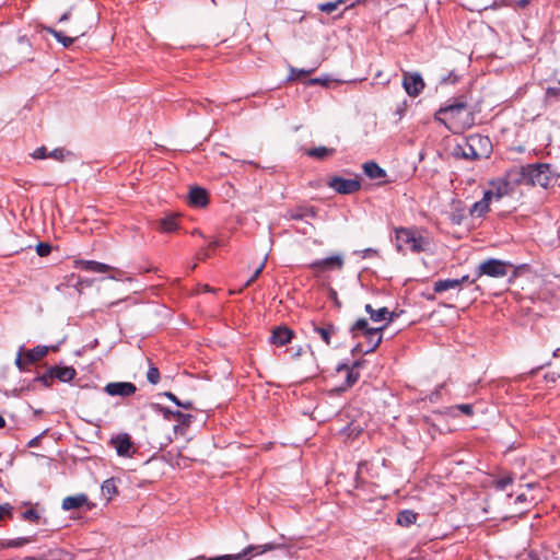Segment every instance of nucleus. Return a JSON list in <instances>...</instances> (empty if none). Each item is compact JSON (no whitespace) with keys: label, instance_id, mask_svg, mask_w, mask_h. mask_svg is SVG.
Listing matches in <instances>:
<instances>
[{"label":"nucleus","instance_id":"62","mask_svg":"<svg viewBox=\"0 0 560 560\" xmlns=\"http://www.w3.org/2000/svg\"><path fill=\"white\" fill-rule=\"evenodd\" d=\"M25 560H44V556L42 558L27 557Z\"/></svg>","mask_w":560,"mask_h":560},{"label":"nucleus","instance_id":"43","mask_svg":"<svg viewBox=\"0 0 560 560\" xmlns=\"http://www.w3.org/2000/svg\"><path fill=\"white\" fill-rule=\"evenodd\" d=\"M456 409L460 410L463 413L467 416L472 415V406L469 404H462L455 407Z\"/></svg>","mask_w":560,"mask_h":560},{"label":"nucleus","instance_id":"55","mask_svg":"<svg viewBox=\"0 0 560 560\" xmlns=\"http://www.w3.org/2000/svg\"><path fill=\"white\" fill-rule=\"evenodd\" d=\"M218 246H220V242H219V241H213V242L209 243V245H208V249H209V250H210V249H214V248H217Z\"/></svg>","mask_w":560,"mask_h":560},{"label":"nucleus","instance_id":"18","mask_svg":"<svg viewBox=\"0 0 560 560\" xmlns=\"http://www.w3.org/2000/svg\"><path fill=\"white\" fill-rule=\"evenodd\" d=\"M365 312L370 314V317L373 322L378 323L383 320L392 322L393 314L387 310V307H381L378 310H374L371 304L365 305Z\"/></svg>","mask_w":560,"mask_h":560},{"label":"nucleus","instance_id":"59","mask_svg":"<svg viewBox=\"0 0 560 560\" xmlns=\"http://www.w3.org/2000/svg\"><path fill=\"white\" fill-rule=\"evenodd\" d=\"M310 83H312V84H319V83H322V80L320 79H312L310 81Z\"/></svg>","mask_w":560,"mask_h":560},{"label":"nucleus","instance_id":"38","mask_svg":"<svg viewBox=\"0 0 560 560\" xmlns=\"http://www.w3.org/2000/svg\"><path fill=\"white\" fill-rule=\"evenodd\" d=\"M23 517L27 521L36 522L39 518V515L35 510L30 509L23 513Z\"/></svg>","mask_w":560,"mask_h":560},{"label":"nucleus","instance_id":"27","mask_svg":"<svg viewBox=\"0 0 560 560\" xmlns=\"http://www.w3.org/2000/svg\"><path fill=\"white\" fill-rule=\"evenodd\" d=\"M102 493L104 497H106L107 500H110L114 495L118 493L117 486H116V479L109 478L106 479L101 487Z\"/></svg>","mask_w":560,"mask_h":560},{"label":"nucleus","instance_id":"24","mask_svg":"<svg viewBox=\"0 0 560 560\" xmlns=\"http://www.w3.org/2000/svg\"><path fill=\"white\" fill-rule=\"evenodd\" d=\"M482 139L480 137H471L465 148H463V156L465 159H480L481 154H479L475 149V143H480Z\"/></svg>","mask_w":560,"mask_h":560},{"label":"nucleus","instance_id":"45","mask_svg":"<svg viewBox=\"0 0 560 560\" xmlns=\"http://www.w3.org/2000/svg\"><path fill=\"white\" fill-rule=\"evenodd\" d=\"M9 514H11V506L9 504L0 505V520L4 515H9Z\"/></svg>","mask_w":560,"mask_h":560},{"label":"nucleus","instance_id":"36","mask_svg":"<svg viewBox=\"0 0 560 560\" xmlns=\"http://www.w3.org/2000/svg\"><path fill=\"white\" fill-rule=\"evenodd\" d=\"M266 261H267V256L264 258V260L258 266V268L254 271L253 276L247 280V282L245 284L246 287H249L259 277V275L261 273V271L264 270V268L266 266Z\"/></svg>","mask_w":560,"mask_h":560},{"label":"nucleus","instance_id":"2","mask_svg":"<svg viewBox=\"0 0 560 560\" xmlns=\"http://www.w3.org/2000/svg\"><path fill=\"white\" fill-rule=\"evenodd\" d=\"M509 178L515 185L547 188L551 184L553 176L549 164L534 163L512 167L509 170Z\"/></svg>","mask_w":560,"mask_h":560},{"label":"nucleus","instance_id":"12","mask_svg":"<svg viewBox=\"0 0 560 560\" xmlns=\"http://www.w3.org/2000/svg\"><path fill=\"white\" fill-rule=\"evenodd\" d=\"M110 443L114 445L119 456L130 457L135 453L133 444L127 433L113 438Z\"/></svg>","mask_w":560,"mask_h":560},{"label":"nucleus","instance_id":"35","mask_svg":"<svg viewBox=\"0 0 560 560\" xmlns=\"http://www.w3.org/2000/svg\"><path fill=\"white\" fill-rule=\"evenodd\" d=\"M312 72H313V70H304V69L291 68V70H290V79L291 80H296V79H300L302 77H306V75H308Z\"/></svg>","mask_w":560,"mask_h":560},{"label":"nucleus","instance_id":"19","mask_svg":"<svg viewBox=\"0 0 560 560\" xmlns=\"http://www.w3.org/2000/svg\"><path fill=\"white\" fill-rule=\"evenodd\" d=\"M159 230L163 233H172L178 229V215L175 213L167 214L158 222Z\"/></svg>","mask_w":560,"mask_h":560},{"label":"nucleus","instance_id":"64","mask_svg":"<svg viewBox=\"0 0 560 560\" xmlns=\"http://www.w3.org/2000/svg\"><path fill=\"white\" fill-rule=\"evenodd\" d=\"M525 500V495L524 494H520L516 497V501H523Z\"/></svg>","mask_w":560,"mask_h":560},{"label":"nucleus","instance_id":"7","mask_svg":"<svg viewBox=\"0 0 560 560\" xmlns=\"http://www.w3.org/2000/svg\"><path fill=\"white\" fill-rule=\"evenodd\" d=\"M516 186L514 182L509 178V171L504 178H499L490 182V189L485 191L491 200H501L503 197L513 192V187Z\"/></svg>","mask_w":560,"mask_h":560},{"label":"nucleus","instance_id":"51","mask_svg":"<svg viewBox=\"0 0 560 560\" xmlns=\"http://www.w3.org/2000/svg\"><path fill=\"white\" fill-rule=\"evenodd\" d=\"M39 440H40V435L35 436L34 439H32V440L27 443V446H28V447H36V446L39 444Z\"/></svg>","mask_w":560,"mask_h":560},{"label":"nucleus","instance_id":"10","mask_svg":"<svg viewBox=\"0 0 560 560\" xmlns=\"http://www.w3.org/2000/svg\"><path fill=\"white\" fill-rule=\"evenodd\" d=\"M328 186L338 194H352L360 189V182L357 179H346L342 177H332Z\"/></svg>","mask_w":560,"mask_h":560},{"label":"nucleus","instance_id":"22","mask_svg":"<svg viewBox=\"0 0 560 560\" xmlns=\"http://www.w3.org/2000/svg\"><path fill=\"white\" fill-rule=\"evenodd\" d=\"M491 199L483 194V198L477 202H475L470 209L471 215L481 217L489 211V206L491 203Z\"/></svg>","mask_w":560,"mask_h":560},{"label":"nucleus","instance_id":"54","mask_svg":"<svg viewBox=\"0 0 560 560\" xmlns=\"http://www.w3.org/2000/svg\"><path fill=\"white\" fill-rule=\"evenodd\" d=\"M179 407H183L185 409H192V402L191 401H185V402H182L179 404Z\"/></svg>","mask_w":560,"mask_h":560},{"label":"nucleus","instance_id":"21","mask_svg":"<svg viewBox=\"0 0 560 560\" xmlns=\"http://www.w3.org/2000/svg\"><path fill=\"white\" fill-rule=\"evenodd\" d=\"M363 171L371 179H381L385 177V171L378 166L375 162H366L363 164Z\"/></svg>","mask_w":560,"mask_h":560},{"label":"nucleus","instance_id":"4","mask_svg":"<svg viewBox=\"0 0 560 560\" xmlns=\"http://www.w3.org/2000/svg\"><path fill=\"white\" fill-rule=\"evenodd\" d=\"M281 547H283V546L279 545V544H273V542L256 545V546L250 545V546L246 547L240 553L211 557V558H208L207 560H250L253 557H255L257 555H262L267 551H272V550H276Z\"/></svg>","mask_w":560,"mask_h":560},{"label":"nucleus","instance_id":"47","mask_svg":"<svg viewBox=\"0 0 560 560\" xmlns=\"http://www.w3.org/2000/svg\"><path fill=\"white\" fill-rule=\"evenodd\" d=\"M477 279H478L477 276L471 280L469 279V276H464L460 279H456V280L459 282V288H460L463 283H466V282L475 283Z\"/></svg>","mask_w":560,"mask_h":560},{"label":"nucleus","instance_id":"14","mask_svg":"<svg viewBox=\"0 0 560 560\" xmlns=\"http://www.w3.org/2000/svg\"><path fill=\"white\" fill-rule=\"evenodd\" d=\"M293 337V331L288 327H278L276 328L270 337V342L276 346H284L291 341Z\"/></svg>","mask_w":560,"mask_h":560},{"label":"nucleus","instance_id":"6","mask_svg":"<svg viewBox=\"0 0 560 560\" xmlns=\"http://www.w3.org/2000/svg\"><path fill=\"white\" fill-rule=\"evenodd\" d=\"M383 329L384 327L372 328L369 326V323L365 318H360L351 327V332L353 334V337H357L359 334L363 335L364 337H376V340L372 343V346L365 350V352L369 353L374 351L382 342L381 331Z\"/></svg>","mask_w":560,"mask_h":560},{"label":"nucleus","instance_id":"1","mask_svg":"<svg viewBox=\"0 0 560 560\" xmlns=\"http://www.w3.org/2000/svg\"><path fill=\"white\" fill-rule=\"evenodd\" d=\"M434 119L443 124L453 133L463 132L474 125V115L463 100H457L441 107Z\"/></svg>","mask_w":560,"mask_h":560},{"label":"nucleus","instance_id":"60","mask_svg":"<svg viewBox=\"0 0 560 560\" xmlns=\"http://www.w3.org/2000/svg\"><path fill=\"white\" fill-rule=\"evenodd\" d=\"M452 221H453L454 223H456V224H459V222H460V218H457V215H454V217L452 218Z\"/></svg>","mask_w":560,"mask_h":560},{"label":"nucleus","instance_id":"34","mask_svg":"<svg viewBox=\"0 0 560 560\" xmlns=\"http://www.w3.org/2000/svg\"><path fill=\"white\" fill-rule=\"evenodd\" d=\"M147 380L151 384H154V385L159 383V381H160V372H159L158 368L150 366V369L147 372Z\"/></svg>","mask_w":560,"mask_h":560},{"label":"nucleus","instance_id":"16","mask_svg":"<svg viewBox=\"0 0 560 560\" xmlns=\"http://www.w3.org/2000/svg\"><path fill=\"white\" fill-rule=\"evenodd\" d=\"M89 502L88 495L84 493H79L75 495H70L63 499L62 509L66 511L80 509L86 505Z\"/></svg>","mask_w":560,"mask_h":560},{"label":"nucleus","instance_id":"44","mask_svg":"<svg viewBox=\"0 0 560 560\" xmlns=\"http://www.w3.org/2000/svg\"><path fill=\"white\" fill-rule=\"evenodd\" d=\"M52 380L54 378H49V372L36 378L37 382H40L45 386H49Z\"/></svg>","mask_w":560,"mask_h":560},{"label":"nucleus","instance_id":"56","mask_svg":"<svg viewBox=\"0 0 560 560\" xmlns=\"http://www.w3.org/2000/svg\"><path fill=\"white\" fill-rule=\"evenodd\" d=\"M70 16V13L69 12H66L61 15V18L59 19L60 22H65L69 19Z\"/></svg>","mask_w":560,"mask_h":560},{"label":"nucleus","instance_id":"8","mask_svg":"<svg viewBox=\"0 0 560 560\" xmlns=\"http://www.w3.org/2000/svg\"><path fill=\"white\" fill-rule=\"evenodd\" d=\"M343 256L338 254L327 258L317 259L308 264L307 267L318 273H324L328 271H339L343 268Z\"/></svg>","mask_w":560,"mask_h":560},{"label":"nucleus","instance_id":"46","mask_svg":"<svg viewBox=\"0 0 560 560\" xmlns=\"http://www.w3.org/2000/svg\"><path fill=\"white\" fill-rule=\"evenodd\" d=\"M48 33H50L59 43L61 42V38L63 37V33L58 32L54 28H47Z\"/></svg>","mask_w":560,"mask_h":560},{"label":"nucleus","instance_id":"26","mask_svg":"<svg viewBox=\"0 0 560 560\" xmlns=\"http://www.w3.org/2000/svg\"><path fill=\"white\" fill-rule=\"evenodd\" d=\"M455 289H459V282L456 279L438 280L434 283V292L436 293Z\"/></svg>","mask_w":560,"mask_h":560},{"label":"nucleus","instance_id":"61","mask_svg":"<svg viewBox=\"0 0 560 560\" xmlns=\"http://www.w3.org/2000/svg\"><path fill=\"white\" fill-rule=\"evenodd\" d=\"M305 214L303 213H296V214H293L292 218L293 219H302Z\"/></svg>","mask_w":560,"mask_h":560},{"label":"nucleus","instance_id":"40","mask_svg":"<svg viewBox=\"0 0 560 560\" xmlns=\"http://www.w3.org/2000/svg\"><path fill=\"white\" fill-rule=\"evenodd\" d=\"M15 364L16 366L20 369V370H24L26 368V365L28 363H26V358H25V353L22 354L21 352H19L16 359H15Z\"/></svg>","mask_w":560,"mask_h":560},{"label":"nucleus","instance_id":"15","mask_svg":"<svg viewBox=\"0 0 560 560\" xmlns=\"http://www.w3.org/2000/svg\"><path fill=\"white\" fill-rule=\"evenodd\" d=\"M75 376V370L71 366H55L49 369V378H58L61 382H70Z\"/></svg>","mask_w":560,"mask_h":560},{"label":"nucleus","instance_id":"50","mask_svg":"<svg viewBox=\"0 0 560 560\" xmlns=\"http://www.w3.org/2000/svg\"><path fill=\"white\" fill-rule=\"evenodd\" d=\"M530 1L532 0H516L515 5L517 8L524 9L525 7H527L530 3Z\"/></svg>","mask_w":560,"mask_h":560},{"label":"nucleus","instance_id":"9","mask_svg":"<svg viewBox=\"0 0 560 560\" xmlns=\"http://www.w3.org/2000/svg\"><path fill=\"white\" fill-rule=\"evenodd\" d=\"M402 86L409 96L416 97L424 89V82L419 73L406 72L404 74Z\"/></svg>","mask_w":560,"mask_h":560},{"label":"nucleus","instance_id":"49","mask_svg":"<svg viewBox=\"0 0 560 560\" xmlns=\"http://www.w3.org/2000/svg\"><path fill=\"white\" fill-rule=\"evenodd\" d=\"M164 395H165L168 399H171L173 402H175L177 406H179L180 400H178V398H177L173 393H171V392H166V393H164Z\"/></svg>","mask_w":560,"mask_h":560},{"label":"nucleus","instance_id":"33","mask_svg":"<svg viewBox=\"0 0 560 560\" xmlns=\"http://www.w3.org/2000/svg\"><path fill=\"white\" fill-rule=\"evenodd\" d=\"M345 0H336L334 2H326L319 5V10L325 13H332L338 9V7L343 3Z\"/></svg>","mask_w":560,"mask_h":560},{"label":"nucleus","instance_id":"13","mask_svg":"<svg viewBox=\"0 0 560 560\" xmlns=\"http://www.w3.org/2000/svg\"><path fill=\"white\" fill-rule=\"evenodd\" d=\"M75 267L90 272L104 273L109 270H114L118 276H120V271L106 265L103 262H98L95 260H77Z\"/></svg>","mask_w":560,"mask_h":560},{"label":"nucleus","instance_id":"32","mask_svg":"<svg viewBox=\"0 0 560 560\" xmlns=\"http://www.w3.org/2000/svg\"><path fill=\"white\" fill-rule=\"evenodd\" d=\"M513 482V477L511 475L503 476L494 481V487L498 490H505Z\"/></svg>","mask_w":560,"mask_h":560},{"label":"nucleus","instance_id":"37","mask_svg":"<svg viewBox=\"0 0 560 560\" xmlns=\"http://www.w3.org/2000/svg\"><path fill=\"white\" fill-rule=\"evenodd\" d=\"M50 252H51V246L48 243H39L36 246V253L40 257H45V256L49 255Z\"/></svg>","mask_w":560,"mask_h":560},{"label":"nucleus","instance_id":"17","mask_svg":"<svg viewBox=\"0 0 560 560\" xmlns=\"http://www.w3.org/2000/svg\"><path fill=\"white\" fill-rule=\"evenodd\" d=\"M189 203L195 207H205L208 203V192L200 187H194L189 190Z\"/></svg>","mask_w":560,"mask_h":560},{"label":"nucleus","instance_id":"53","mask_svg":"<svg viewBox=\"0 0 560 560\" xmlns=\"http://www.w3.org/2000/svg\"><path fill=\"white\" fill-rule=\"evenodd\" d=\"M210 256L209 254V249H202L201 253L199 254V259H206Z\"/></svg>","mask_w":560,"mask_h":560},{"label":"nucleus","instance_id":"48","mask_svg":"<svg viewBox=\"0 0 560 560\" xmlns=\"http://www.w3.org/2000/svg\"><path fill=\"white\" fill-rule=\"evenodd\" d=\"M73 42H74V38L63 35L60 43L63 45V47H69L72 45Z\"/></svg>","mask_w":560,"mask_h":560},{"label":"nucleus","instance_id":"20","mask_svg":"<svg viewBox=\"0 0 560 560\" xmlns=\"http://www.w3.org/2000/svg\"><path fill=\"white\" fill-rule=\"evenodd\" d=\"M313 331L318 334L322 338V340L329 346L331 337L336 334L337 329L334 325L328 324L326 326H317L315 324H312Z\"/></svg>","mask_w":560,"mask_h":560},{"label":"nucleus","instance_id":"63","mask_svg":"<svg viewBox=\"0 0 560 560\" xmlns=\"http://www.w3.org/2000/svg\"><path fill=\"white\" fill-rule=\"evenodd\" d=\"M83 283L86 284V285H91L92 281H89V280H85V281L81 280V281H79V284H83Z\"/></svg>","mask_w":560,"mask_h":560},{"label":"nucleus","instance_id":"30","mask_svg":"<svg viewBox=\"0 0 560 560\" xmlns=\"http://www.w3.org/2000/svg\"><path fill=\"white\" fill-rule=\"evenodd\" d=\"M417 520V514L410 510L401 511L397 516V523L402 526H409Z\"/></svg>","mask_w":560,"mask_h":560},{"label":"nucleus","instance_id":"29","mask_svg":"<svg viewBox=\"0 0 560 560\" xmlns=\"http://www.w3.org/2000/svg\"><path fill=\"white\" fill-rule=\"evenodd\" d=\"M44 560H73V555L63 549H51L44 555Z\"/></svg>","mask_w":560,"mask_h":560},{"label":"nucleus","instance_id":"28","mask_svg":"<svg viewBox=\"0 0 560 560\" xmlns=\"http://www.w3.org/2000/svg\"><path fill=\"white\" fill-rule=\"evenodd\" d=\"M337 371L339 373L345 371V373H346V386L342 387V389L352 386L359 380V373L353 371V369H349L348 365H346V364L339 365L337 368Z\"/></svg>","mask_w":560,"mask_h":560},{"label":"nucleus","instance_id":"11","mask_svg":"<svg viewBox=\"0 0 560 560\" xmlns=\"http://www.w3.org/2000/svg\"><path fill=\"white\" fill-rule=\"evenodd\" d=\"M104 390L109 396L129 397L136 393L137 387L130 382H113L108 383Z\"/></svg>","mask_w":560,"mask_h":560},{"label":"nucleus","instance_id":"25","mask_svg":"<svg viewBox=\"0 0 560 560\" xmlns=\"http://www.w3.org/2000/svg\"><path fill=\"white\" fill-rule=\"evenodd\" d=\"M48 353V347L46 346H37L32 350L25 352L26 363H34L42 358H44Z\"/></svg>","mask_w":560,"mask_h":560},{"label":"nucleus","instance_id":"52","mask_svg":"<svg viewBox=\"0 0 560 560\" xmlns=\"http://www.w3.org/2000/svg\"><path fill=\"white\" fill-rule=\"evenodd\" d=\"M377 252L373 248H368L363 252V257H368V256H372V255H376Z\"/></svg>","mask_w":560,"mask_h":560},{"label":"nucleus","instance_id":"5","mask_svg":"<svg viewBox=\"0 0 560 560\" xmlns=\"http://www.w3.org/2000/svg\"><path fill=\"white\" fill-rule=\"evenodd\" d=\"M511 267L509 262L503 260L490 258L479 264L477 267V278L488 276L491 278H503L508 275V269Z\"/></svg>","mask_w":560,"mask_h":560},{"label":"nucleus","instance_id":"41","mask_svg":"<svg viewBox=\"0 0 560 560\" xmlns=\"http://www.w3.org/2000/svg\"><path fill=\"white\" fill-rule=\"evenodd\" d=\"M33 158H35V159L48 158L47 149L45 147L37 148L33 153Z\"/></svg>","mask_w":560,"mask_h":560},{"label":"nucleus","instance_id":"23","mask_svg":"<svg viewBox=\"0 0 560 560\" xmlns=\"http://www.w3.org/2000/svg\"><path fill=\"white\" fill-rule=\"evenodd\" d=\"M305 153L310 158H314L317 160H326L327 158L334 155L335 149L327 147H317L306 150Z\"/></svg>","mask_w":560,"mask_h":560},{"label":"nucleus","instance_id":"3","mask_svg":"<svg viewBox=\"0 0 560 560\" xmlns=\"http://www.w3.org/2000/svg\"><path fill=\"white\" fill-rule=\"evenodd\" d=\"M396 244L399 252L421 253L429 248L430 242L412 230L400 228L396 230Z\"/></svg>","mask_w":560,"mask_h":560},{"label":"nucleus","instance_id":"39","mask_svg":"<svg viewBox=\"0 0 560 560\" xmlns=\"http://www.w3.org/2000/svg\"><path fill=\"white\" fill-rule=\"evenodd\" d=\"M48 158H52L57 161H62L65 158V150L63 149H55L48 153Z\"/></svg>","mask_w":560,"mask_h":560},{"label":"nucleus","instance_id":"58","mask_svg":"<svg viewBox=\"0 0 560 560\" xmlns=\"http://www.w3.org/2000/svg\"><path fill=\"white\" fill-rule=\"evenodd\" d=\"M5 427V420L4 418L0 415V429L4 428Z\"/></svg>","mask_w":560,"mask_h":560},{"label":"nucleus","instance_id":"42","mask_svg":"<svg viewBox=\"0 0 560 560\" xmlns=\"http://www.w3.org/2000/svg\"><path fill=\"white\" fill-rule=\"evenodd\" d=\"M458 80V77L454 72H450L447 77L442 78L441 84H454Z\"/></svg>","mask_w":560,"mask_h":560},{"label":"nucleus","instance_id":"31","mask_svg":"<svg viewBox=\"0 0 560 560\" xmlns=\"http://www.w3.org/2000/svg\"><path fill=\"white\" fill-rule=\"evenodd\" d=\"M32 539L30 537H19L15 539H10L7 541H0V549L3 548H20L28 542H31Z\"/></svg>","mask_w":560,"mask_h":560},{"label":"nucleus","instance_id":"57","mask_svg":"<svg viewBox=\"0 0 560 560\" xmlns=\"http://www.w3.org/2000/svg\"><path fill=\"white\" fill-rule=\"evenodd\" d=\"M368 339V342H369V347L370 348L372 346V343L376 340V337H365Z\"/></svg>","mask_w":560,"mask_h":560}]
</instances>
